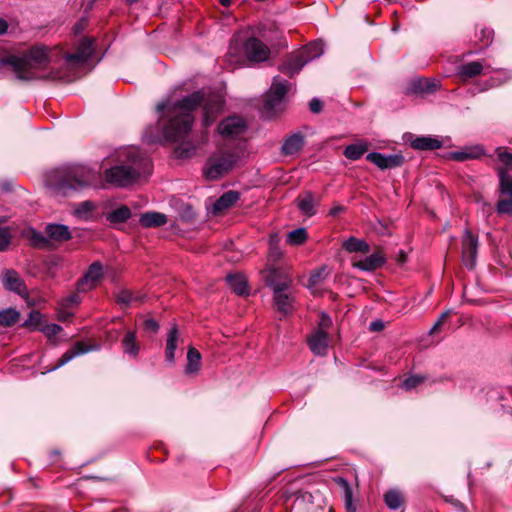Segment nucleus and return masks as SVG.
<instances>
[{
	"label": "nucleus",
	"instance_id": "obj_1",
	"mask_svg": "<svg viewBox=\"0 0 512 512\" xmlns=\"http://www.w3.org/2000/svg\"><path fill=\"white\" fill-rule=\"evenodd\" d=\"M199 106L203 109L202 125L209 127L222 112L224 99L218 94L206 95L202 91H196L176 102L168 101L157 105V110L168 118L163 129L165 139L179 142L174 149L177 158H190L197 150V144L188 138L195 120L193 112Z\"/></svg>",
	"mask_w": 512,
	"mask_h": 512
},
{
	"label": "nucleus",
	"instance_id": "obj_2",
	"mask_svg": "<svg viewBox=\"0 0 512 512\" xmlns=\"http://www.w3.org/2000/svg\"><path fill=\"white\" fill-rule=\"evenodd\" d=\"M46 181L50 187L61 193L103 186L100 169L83 164H71L58 168L47 175Z\"/></svg>",
	"mask_w": 512,
	"mask_h": 512
},
{
	"label": "nucleus",
	"instance_id": "obj_3",
	"mask_svg": "<svg viewBox=\"0 0 512 512\" xmlns=\"http://www.w3.org/2000/svg\"><path fill=\"white\" fill-rule=\"evenodd\" d=\"M126 162L112 166L104 171V180L107 184L116 187H127L133 184L149 165V161L136 148L125 151Z\"/></svg>",
	"mask_w": 512,
	"mask_h": 512
},
{
	"label": "nucleus",
	"instance_id": "obj_4",
	"mask_svg": "<svg viewBox=\"0 0 512 512\" xmlns=\"http://www.w3.org/2000/svg\"><path fill=\"white\" fill-rule=\"evenodd\" d=\"M49 49L45 46H33L22 56H9L0 60L1 64L12 66L18 79L33 80L37 72L45 70L49 63Z\"/></svg>",
	"mask_w": 512,
	"mask_h": 512
},
{
	"label": "nucleus",
	"instance_id": "obj_5",
	"mask_svg": "<svg viewBox=\"0 0 512 512\" xmlns=\"http://www.w3.org/2000/svg\"><path fill=\"white\" fill-rule=\"evenodd\" d=\"M239 157L230 151H218L212 154L203 168L207 180H218L228 174L237 164Z\"/></svg>",
	"mask_w": 512,
	"mask_h": 512
},
{
	"label": "nucleus",
	"instance_id": "obj_6",
	"mask_svg": "<svg viewBox=\"0 0 512 512\" xmlns=\"http://www.w3.org/2000/svg\"><path fill=\"white\" fill-rule=\"evenodd\" d=\"M498 166L499 190L509 192L512 188V149L497 147L495 149Z\"/></svg>",
	"mask_w": 512,
	"mask_h": 512
},
{
	"label": "nucleus",
	"instance_id": "obj_7",
	"mask_svg": "<svg viewBox=\"0 0 512 512\" xmlns=\"http://www.w3.org/2000/svg\"><path fill=\"white\" fill-rule=\"evenodd\" d=\"M307 50L313 51V55L306 56L305 52L296 54L288 58L280 67V71L289 77H293L299 73L300 70L314 57H318L322 54L321 47L317 43L310 44L307 46Z\"/></svg>",
	"mask_w": 512,
	"mask_h": 512
},
{
	"label": "nucleus",
	"instance_id": "obj_8",
	"mask_svg": "<svg viewBox=\"0 0 512 512\" xmlns=\"http://www.w3.org/2000/svg\"><path fill=\"white\" fill-rule=\"evenodd\" d=\"M288 92V82L274 78L270 90L264 98L263 109L268 114H273L281 105L284 96Z\"/></svg>",
	"mask_w": 512,
	"mask_h": 512
},
{
	"label": "nucleus",
	"instance_id": "obj_9",
	"mask_svg": "<svg viewBox=\"0 0 512 512\" xmlns=\"http://www.w3.org/2000/svg\"><path fill=\"white\" fill-rule=\"evenodd\" d=\"M247 130V123L240 116H230L223 119L218 125V132L226 138H236Z\"/></svg>",
	"mask_w": 512,
	"mask_h": 512
},
{
	"label": "nucleus",
	"instance_id": "obj_10",
	"mask_svg": "<svg viewBox=\"0 0 512 512\" xmlns=\"http://www.w3.org/2000/svg\"><path fill=\"white\" fill-rule=\"evenodd\" d=\"M478 250V238L469 230H466L462 237V260L468 269H473L476 265Z\"/></svg>",
	"mask_w": 512,
	"mask_h": 512
},
{
	"label": "nucleus",
	"instance_id": "obj_11",
	"mask_svg": "<svg viewBox=\"0 0 512 512\" xmlns=\"http://www.w3.org/2000/svg\"><path fill=\"white\" fill-rule=\"evenodd\" d=\"M245 54L251 62H264L270 57L269 47L261 40L250 37L244 45Z\"/></svg>",
	"mask_w": 512,
	"mask_h": 512
},
{
	"label": "nucleus",
	"instance_id": "obj_12",
	"mask_svg": "<svg viewBox=\"0 0 512 512\" xmlns=\"http://www.w3.org/2000/svg\"><path fill=\"white\" fill-rule=\"evenodd\" d=\"M103 275V266L100 262L92 263L84 276L77 283V291L87 292L93 289Z\"/></svg>",
	"mask_w": 512,
	"mask_h": 512
},
{
	"label": "nucleus",
	"instance_id": "obj_13",
	"mask_svg": "<svg viewBox=\"0 0 512 512\" xmlns=\"http://www.w3.org/2000/svg\"><path fill=\"white\" fill-rule=\"evenodd\" d=\"M94 53V39L83 38L77 47L75 53H69L65 56V59L69 63L82 65L92 56Z\"/></svg>",
	"mask_w": 512,
	"mask_h": 512
},
{
	"label": "nucleus",
	"instance_id": "obj_14",
	"mask_svg": "<svg viewBox=\"0 0 512 512\" xmlns=\"http://www.w3.org/2000/svg\"><path fill=\"white\" fill-rule=\"evenodd\" d=\"M98 345H86L85 343L78 341L74 343V345L68 349L57 361L55 366L51 370H56L63 365L67 364L71 360H73L75 357L83 355L87 352L98 350Z\"/></svg>",
	"mask_w": 512,
	"mask_h": 512
},
{
	"label": "nucleus",
	"instance_id": "obj_15",
	"mask_svg": "<svg viewBox=\"0 0 512 512\" xmlns=\"http://www.w3.org/2000/svg\"><path fill=\"white\" fill-rule=\"evenodd\" d=\"M3 285L7 290L20 296L27 295V287L15 270H5L3 272Z\"/></svg>",
	"mask_w": 512,
	"mask_h": 512
},
{
	"label": "nucleus",
	"instance_id": "obj_16",
	"mask_svg": "<svg viewBox=\"0 0 512 512\" xmlns=\"http://www.w3.org/2000/svg\"><path fill=\"white\" fill-rule=\"evenodd\" d=\"M274 305L279 313L286 316L294 310V298L288 290L273 294Z\"/></svg>",
	"mask_w": 512,
	"mask_h": 512
},
{
	"label": "nucleus",
	"instance_id": "obj_17",
	"mask_svg": "<svg viewBox=\"0 0 512 512\" xmlns=\"http://www.w3.org/2000/svg\"><path fill=\"white\" fill-rule=\"evenodd\" d=\"M311 351L317 355H325L328 348V332L317 329L308 339Z\"/></svg>",
	"mask_w": 512,
	"mask_h": 512
},
{
	"label": "nucleus",
	"instance_id": "obj_18",
	"mask_svg": "<svg viewBox=\"0 0 512 512\" xmlns=\"http://www.w3.org/2000/svg\"><path fill=\"white\" fill-rule=\"evenodd\" d=\"M485 67L489 68L490 66H485L480 61L468 62L457 67V75L462 80L466 81L470 78L481 75Z\"/></svg>",
	"mask_w": 512,
	"mask_h": 512
},
{
	"label": "nucleus",
	"instance_id": "obj_19",
	"mask_svg": "<svg viewBox=\"0 0 512 512\" xmlns=\"http://www.w3.org/2000/svg\"><path fill=\"white\" fill-rule=\"evenodd\" d=\"M179 342H182V340L180 339L178 328L174 325L167 334L165 347V358L171 364L175 362V351Z\"/></svg>",
	"mask_w": 512,
	"mask_h": 512
},
{
	"label": "nucleus",
	"instance_id": "obj_20",
	"mask_svg": "<svg viewBox=\"0 0 512 512\" xmlns=\"http://www.w3.org/2000/svg\"><path fill=\"white\" fill-rule=\"evenodd\" d=\"M45 232L49 240L56 242H64L72 238L69 227L63 224H48Z\"/></svg>",
	"mask_w": 512,
	"mask_h": 512
},
{
	"label": "nucleus",
	"instance_id": "obj_21",
	"mask_svg": "<svg viewBox=\"0 0 512 512\" xmlns=\"http://www.w3.org/2000/svg\"><path fill=\"white\" fill-rule=\"evenodd\" d=\"M121 347L124 354L136 358L140 352V343L137 340L135 331H127L121 340Z\"/></svg>",
	"mask_w": 512,
	"mask_h": 512
},
{
	"label": "nucleus",
	"instance_id": "obj_22",
	"mask_svg": "<svg viewBox=\"0 0 512 512\" xmlns=\"http://www.w3.org/2000/svg\"><path fill=\"white\" fill-rule=\"evenodd\" d=\"M385 263V258L380 252H375L363 260L353 263L355 268L363 271H374Z\"/></svg>",
	"mask_w": 512,
	"mask_h": 512
},
{
	"label": "nucleus",
	"instance_id": "obj_23",
	"mask_svg": "<svg viewBox=\"0 0 512 512\" xmlns=\"http://www.w3.org/2000/svg\"><path fill=\"white\" fill-rule=\"evenodd\" d=\"M334 482L341 490L346 512H356V506L353 503V491L349 482L343 477L334 478Z\"/></svg>",
	"mask_w": 512,
	"mask_h": 512
},
{
	"label": "nucleus",
	"instance_id": "obj_24",
	"mask_svg": "<svg viewBox=\"0 0 512 512\" xmlns=\"http://www.w3.org/2000/svg\"><path fill=\"white\" fill-rule=\"evenodd\" d=\"M266 284L273 290V294L277 293L278 290L284 291L288 290L290 286V279L286 276H281L276 270L271 271L266 276Z\"/></svg>",
	"mask_w": 512,
	"mask_h": 512
},
{
	"label": "nucleus",
	"instance_id": "obj_25",
	"mask_svg": "<svg viewBox=\"0 0 512 512\" xmlns=\"http://www.w3.org/2000/svg\"><path fill=\"white\" fill-rule=\"evenodd\" d=\"M482 155H484V150L481 146L477 145L465 147L460 151H453L450 153V158L458 162H464L471 159H477Z\"/></svg>",
	"mask_w": 512,
	"mask_h": 512
},
{
	"label": "nucleus",
	"instance_id": "obj_26",
	"mask_svg": "<svg viewBox=\"0 0 512 512\" xmlns=\"http://www.w3.org/2000/svg\"><path fill=\"white\" fill-rule=\"evenodd\" d=\"M304 145V137L295 133L287 137L282 145L281 151L284 155H293L299 152Z\"/></svg>",
	"mask_w": 512,
	"mask_h": 512
},
{
	"label": "nucleus",
	"instance_id": "obj_27",
	"mask_svg": "<svg viewBox=\"0 0 512 512\" xmlns=\"http://www.w3.org/2000/svg\"><path fill=\"white\" fill-rule=\"evenodd\" d=\"M167 216L160 212H146L141 215L139 223L142 227H161L167 223Z\"/></svg>",
	"mask_w": 512,
	"mask_h": 512
},
{
	"label": "nucleus",
	"instance_id": "obj_28",
	"mask_svg": "<svg viewBox=\"0 0 512 512\" xmlns=\"http://www.w3.org/2000/svg\"><path fill=\"white\" fill-rule=\"evenodd\" d=\"M411 147L422 151L436 150L442 147V141L431 136H421L411 141Z\"/></svg>",
	"mask_w": 512,
	"mask_h": 512
},
{
	"label": "nucleus",
	"instance_id": "obj_29",
	"mask_svg": "<svg viewBox=\"0 0 512 512\" xmlns=\"http://www.w3.org/2000/svg\"><path fill=\"white\" fill-rule=\"evenodd\" d=\"M240 199L238 191L230 190L222 194L213 205L215 212H222L232 207Z\"/></svg>",
	"mask_w": 512,
	"mask_h": 512
},
{
	"label": "nucleus",
	"instance_id": "obj_30",
	"mask_svg": "<svg viewBox=\"0 0 512 512\" xmlns=\"http://www.w3.org/2000/svg\"><path fill=\"white\" fill-rule=\"evenodd\" d=\"M297 207L303 215L313 216L316 213L315 198L311 192H305L296 199Z\"/></svg>",
	"mask_w": 512,
	"mask_h": 512
},
{
	"label": "nucleus",
	"instance_id": "obj_31",
	"mask_svg": "<svg viewBox=\"0 0 512 512\" xmlns=\"http://www.w3.org/2000/svg\"><path fill=\"white\" fill-rule=\"evenodd\" d=\"M226 281L230 288L239 296L248 295L247 279L242 274H229Z\"/></svg>",
	"mask_w": 512,
	"mask_h": 512
},
{
	"label": "nucleus",
	"instance_id": "obj_32",
	"mask_svg": "<svg viewBox=\"0 0 512 512\" xmlns=\"http://www.w3.org/2000/svg\"><path fill=\"white\" fill-rule=\"evenodd\" d=\"M201 359L202 357L200 352L196 348L190 347L187 352V364L185 366V374H197L201 369Z\"/></svg>",
	"mask_w": 512,
	"mask_h": 512
},
{
	"label": "nucleus",
	"instance_id": "obj_33",
	"mask_svg": "<svg viewBox=\"0 0 512 512\" xmlns=\"http://www.w3.org/2000/svg\"><path fill=\"white\" fill-rule=\"evenodd\" d=\"M143 299L144 295L127 289L119 291L116 296L117 302L126 307L141 303Z\"/></svg>",
	"mask_w": 512,
	"mask_h": 512
},
{
	"label": "nucleus",
	"instance_id": "obj_34",
	"mask_svg": "<svg viewBox=\"0 0 512 512\" xmlns=\"http://www.w3.org/2000/svg\"><path fill=\"white\" fill-rule=\"evenodd\" d=\"M384 502L391 510H398L404 503V496L398 489H390L384 494Z\"/></svg>",
	"mask_w": 512,
	"mask_h": 512
},
{
	"label": "nucleus",
	"instance_id": "obj_35",
	"mask_svg": "<svg viewBox=\"0 0 512 512\" xmlns=\"http://www.w3.org/2000/svg\"><path fill=\"white\" fill-rule=\"evenodd\" d=\"M368 151L366 142H359L348 145L344 150V156L349 160H358Z\"/></svg>",
	"mask_w": 512,
	"mask_h": 512
},
{
	"label": "nucleus",
	"instance_id": "obj_36",
	"mask_svg": "<svg viewBox=\"0 0 512 512\" xmlns=\"http://www.w3.org/2000/svg\"><path fill=\"white\" fill-rule=\"evenodd\" d=\"M343 248L349 253H368L370 251V246L365 240L357 239L355 237L348 238L343 243Z\"/></svg>",
	"mask_w": 512,
	"mask_h": 512
},
{
	"label": "nucleus",
	"instance_id": "obj_37",
	"mask_svg": "<svg viewBox=\"0 0 512 512\" xmlns=\"http://www.w3.org/2000/svg\"><path fill=\"white\" fill-rule=\"evenodd\" d=\"M494 32L492 29L481 26L475 32V43L481 45V48L488 47L493 41Z\"/></svg>",
	"mask_w": 512,
	"mask_h": 512
},
{
	"label": "nucleus",
	"instance_id": "obj_38",
	"mask_svg": "<svg viewBox=\"0 0 512 512\" xmlns=\"http://www.w3.org/2000/svg\"><path fill=\"white\" fill-rule=\"evenodd\" d=\"M131 217V211L127 206H121L107 215V220L112 224L124 223Z\"/></svg>",
	"mask_w": 512,
	"mask_h": 512
},
{
	"label": "nucleus",
	"instance_id": "obj_39",
	"mask_svg": "<svg viewBox=\"0 0 512 512\" xmlns=\"http://www.w3.org/2000/svg\"><path fill=\"white\" fill-rule=\"evenodd\" d=\"M437 84L427 78H418L412 82V91L415 93H426L435 90Z\"/></svg>",
	"mask_w": 512,
	"mask_h": 512
},
{
	"label": "nucleus",
	"instance_id": "obj_40",
	"mask_svg": "<svg viewBox=\"0 0 512 512\" xmlns=\"http://www.w3.org/2000/svg\"><path fill=\"white\" fill-rule=\"evenodd\" d=\"M20 313L13 308H8L0 311V325L4 327H10L18 322Z\"/></svg>",
	"mask_w": 512,
	"mask_h": 512
},
{
	"label": "nucleus",
	"instance_id": "obj_41",
	"mask_svg": "<svg viewBox=\"0 0 512 512\" xmlns=\"http://www.w3.org/2000/svg\"><path fill=\"white\" fill-rule=\"evenodd\" d=\"M26 236L31 241V244L36 248L43 249L49 244L48 237H45L41 232L33 228L28 229Z\"/></svg>",
	"mask_w": 512,
	"mask_h": 512
},
{
	"label": "nucleus",
	"instance_id": "obj_42",
	"mask_svg": "<svg viewBox=\"0 0 512 512\" xmlns=\"http://www.w3.org/2000/svg\"><path fill=\"white\" fill-rule=\"evenodd\" d=\"M307 239V231L305 228H297L287 235V243L293 246L303 244Z\"/></svg>",
	"mask_w": 512,
	"mask_h": 512
},
{
	"label": "nucleus",
	"instance_id": "obj_43",
	"mask_svg": "<svg viewBox=\"0 0 512 512\" xmlns=\"http://www.w3.org/2000/svg\"><path fill=\"white\" fill-rule=\"evenodd\" d=\"M501 194L508 195L509 198L500 199L497 203L496 210L499 214L512 215V188L509 192L500 191Z\"/></svg>",
	"mask_w": 512,
	"mask_h": 512
},
{
	"label": "nucleus",
	"instance_id": "obj_44",
	"mask_svg": "<svg viewBox=\"0 0 512 512\" xmlns=\"http://www.w3.org/2000/svg\"><path fill=\"white\" fill-rule=\"evenodd\" d=\"M328 273L326 272V267H321L319 269L314 270L309 279H308V288H313L320 284L326 277Z\"/></svg>",
	"mask_w": 512,
	"mask_h": 512
},
{
	"label": "nucleus",
	"instance_id": "obj_45",
	"mask_svg": "<svg viewBox=\"0 0 512 512\" xmlns=\"http://www.w3.org/2000/svg\"><path fill=\"white\" fill-rule=\"evenodd\" d=\"M425 380H426V377H424V376L410 375L402 382L401 387L407 391H410V390L416 388L417 386L421 385L422 383H424Z\"/></svg>",
	"mask_w": 512,
	"mask_h": 512
},
{
	"label": "nucleus",
	"instance_id": "obj_46",
	"mask_svg": "<svg viewBox=\"0 0 512 512\" xmlns=\"http://www.w3.org/2000/svg\"><path fill=\"white\" fill-rule=\"evenodd\" d=\"M366 159L382 170L387 169L386 155L382 153L371 152L366 156Z\"/></svg>",
	"mask_w": 512,
	"mask_h": 512
},
{
	"label": "nucleus",
	"instance_id": "obj_47",
	"mask_svg": "<svg viewBox=\"0 0 512 512\" xmlns=\"http://www.w3.org/2000/svg\"><path fill=\"white\" fill-rule=\"evenodd\" d=\"M278 241L277 235L270 237L269 257L274 261L279 260L282 257V251L280 250Z\"/></svg>",
	"mask_w": 512,
	"mask_h": 512
},
{
	"label": "nucleus",
	"instance_id": "obj_48",
	"mask_svg": "<svg viewBox=\"0 0 512 512\" xmlns=\"http://www.w3.org/2000/svg\"><path fill=\"white\" fill-rule=\"evenodd\" d=\"M95 204L92 201H83L79 203L75 209V214L78 217H86L91 211L95 209Z\"/></svg>",
	"mask_w": 512,
	"mask_h": 512
},
{
	"label": "nucleus",
	"instance_id": "obj_49",
	"mask_svg": "<svg viewBox=\"0 0 512 512\" xmlns=\"http://www.w3.org/2000/svg\"><path fill=\"white\" fill-rule=\"evenodd\" d=\"M11 238L12 236L8 228H0V252L8 249Z\"/></svg>",
	"mask_w": 512,
	"mask_h": 512
},
{
	"label": "nucleus",
	"instance_id": "obj_50",
	"mask_svg": "<svg viewBox=\"0 0 512 512\" xmlns=\"http://www.w3.org/2000/svg\"><path fill=\"white\" fill-rule=\"evenodd\" d=\"M42 319V314L39 311L33 310L30 312L28 319L24 322V326L29 328H37Z\"/></svg>",
	"mask_w": 512,
	"mask_h": 512
},
{
	"label": "nucleus",
	"instance_id": "obj_51",
	"mask_svg": "<svg viewBox=\"0 0 512 512\" xmlns=\"http://www.w3.org/2000/svg\"><path fill=\"white\" fill-rule=\"evenodd\" d=\"M387 169L400 167L404 163V156L401 154L386 155Z\"/></svg>",
	"mask_w": 512,
	"mask_h": 512
},
{
	"label": "nucleus",
	"instance_id": "obj_52",
	"mask_svg": "<svg viewBox=\"0 0 512 512\" xmlns=\"http://www.w3.org/2000/svg\"><path fill=\"white\" fill-rule=\"evenodd\" d=\"M81 302V298L80 296L78 295V293H72L71 295L65 297L63 300H62V305L65 307V308H70L72 306H76L78 305L79 303Z\"/></svg>",
	"mask_w": 512,
	"mask_h": 512
},
{
	"label": "nucleus",
	"instance_id": "obj_53",
	"mask_svg": "<svg viewBox=\"0 0 512 512\" xmlns=\"http://www.w3.org/2000/svg\"><path fill=\"white\" fill-rule=\"evenodd\" d=\"M450 314V311L447 310L445 312H443L439 318L437 319V321L435 322V324L432 326V328L430 329V334H434V333H437L438 331H440V328L441 326L445 323L446 319L448 318Z\"/></svg>",
	"mask_w": 512,
	"mask_h": 512
},
{
	"label": "nucleus",
	"instance_id": "obj_54",
	"mask_svg": "<svg viewBox=\"0 0 512 512\" xmlns=\"http://www.w3.org/2000/svg\"><path fill=\"white\" fill-rule=\"evenodd\" d=\"M41 330L48 336V337H52V336H56L57 334L60 333V331L62 330V327L58 324H48L46 325L45 327L41 328Z\"/></svg>",
	"mask_w": 512,
	"mask_h": 512
},
{
	"label": "nucleus",
	"instance_id": "obj_55",
	"mask_svg": "<svg viewBox=\"0 0 512 512\" xmlns=\"http://www.w3.org/2000/svg\"><path fill=\"white\" fill-rule=\"evenodd\" d=\"M143 327L146 331L152 333H156L159 329V325L154 319H146L143 323Z\"/></svg>",
	"mask_w": 512,
	"mask_h": 512
},
{
	"label": "nucleus",
	"instance_id": "obj_56",
	"mask_svg": "<svg viewBox=\"0 0 512 512\" xmlns=\"http://www.w3.org/2000/svg\"><path fill=\"white\" fill-rule=\"evenodd\" d=\"M309 108L313 113H320L323 108V103L318 98H313L309 103Z\"/></svg>",
	"mask_w": 512,
	"mask_h": 512
},
{
	"label": "nucleus",
	"instance_id": "obj_57",
	"mask_svg": "<svg viewBox=\"0 0 512 512\" xmlns=\"http://www.w3.org/2000/svg\"><path fill=\"white\" fill-rule=\"evenodd\" d=\"M331 324V319L328 315H326L325 313H322L321 314V321L319 323V328L318 329H324L325 331H327V329L329 328Z\"/></svg>",
	"mask_w": 512,
	"mask_h": 512
},
{
	"label": "nucleus",
	"instance_id": "obj_58",
	"mask_svg": "<svg viewBox=\"0 0 512 512\" xmlns=\"http://www.w3.org/2000/svg\"><path fill=\"white\" fill-rule=\"evenodd\" d=\"M384 327H385V325H384L383 321L376 320V321H373L370 323L369 330L372 332H380L384 329Z\"/></svg>",
	"mask_w": 512,
	"mask_h": 512
},
{
	"label": "nucleus",
	"instance_id": "obj_59",
	"mask_svg": "<svg viewBox=\"0 0 512 512\" xmlns=\"http://www.w3.org/2000/svg\"><path fill=\"white\" fill-rule=\"evenodd\" d=\"M8 23L6 20L0 18V35L7 32Z\"/></svg>",
	"mask_w": 512,
	"mask_h": 512
},
{
	"label": "nucleus",
	"instance_id": "obj_60",
	"mask_svg": "<svg viewBox=\"0 0 512 512\" xmlns=\"http://www.w3.org/2000/svg\"><path fill=\"white\" fill-rule=\"evenodd\" d=\"M341 211H343V207L342 206H336V207H333L331 210H330V214L335 216L337 215L338 213H340Z\"/></svg>",
	"mask_w": 512,
	"mask_h": 512
},
{
	"label": "nucleus",
	"instance_id": "obj_61",
	"mask_svg": "<svg viewBox=\"0 0 512 512\" xmlns=\"http://www.w3.org/2000/svg\"><path fill=\"white\" fill-rule=\"evenodd\" d=\"M232 0H220V3L223 6H229L231 4Z\"/></svg>",
	"mask_w": 512,
	"mask_h": 512
},
{
	"label": "nucleus",
	"instance_id": "obj_62",
	"mask_svg": "<svg viewBox=\"0 0 512 512\" xmlns=\"http://www.w3.org/2000/svg\"><path fill=\"white\" fill-rule=\"evenodd\" d=\"M124 1H125L127 4L132 5V4L136 3V2H138L139 0H124Z\"/></svg>",
	"mask_w": 512,
	"mask_h": 512
},
{
	"label": "nucleus",
	"instance_id": "obj_63",
	"mask_svg": "<svg viewBox=\"0 0 512 512\" xmlns=\"http://www.w3.org/2000/svg\"><path fill=\"white\" fill-rule=\"evenodd\" d=\"M51 455L53 456H59L60 455V452L58 450H54L51 452Z\"/></svg>",
	"mask_w": 512,
	"mask_h": 512
},
{
	"label": "nucleus",
	"instance_id": "obj_64",
	"mask_svg": "<svg viewBox=\"0 0 512 512\" xmlns=\"http://www.w3.org/2000/svg\"><path fill=\"white\" fill-rule=\"evenodd\" d=\"M6 221V218L5 217H0V224L1 223H4Z\"/></svg>",
	"mask_w": 512,
	"mask_h": 512
}]
</instances>
